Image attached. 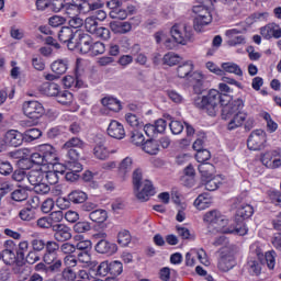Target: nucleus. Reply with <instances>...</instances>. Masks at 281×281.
Instances as JSON below:
<instances>
[{
	"label": "nucleus",
	"instance_id": "26",
	"mask_svg": "<svg viewBox=\"0 0 281 281\" xmlns=\"http://www.w3.org/2000/svg\"><path fill=\"white\" fill-rule=\"evenodd\" d=\"M41 91L44 95H48L50 98H57L60 93V86L54 82H45L41 87Z\"/></svg>",
	"mask_w": 281,
	"mask_h": 281
},
{
	"label": "nucleus",
	"instance_id": "61",
	"mask_svg": "<svg viewBox=\"0 0 281 281\" xmlns=\"http://www.w3.org/2000/svg\"><path fill=\"white\" fill-rule=\"evenodd\" d=\"M70 171H67L65 177H66V181H78V179H80V176L78 175V172H82V170H78L76 171V166H68Z\"/></svg>",
	"mask_w": 281,
	"mask_h": 281
},
{
	"label": "nucleus",
	"instance_id": "50",
	"mask_svg": "<svg viewBox=\"0 0 281 281\" xmlns=\"http://www.w3.org/2000/svg\"><path fill=\"white\" fill-rule=\"evenodd\" d=\"M85 27L89 32V34L93 35L97 32L98 27H100V25L98 24V21L94 20L92 16H88L85 20Z\"/></svg>",
	"mask_w": 281,
	"mask_h": 281
},
{
	"label": "nucleus",
	"instance_id": "7",
	"mask_svg": "<svg viewBox=\"0 0 281 281\" xmlns=\"http://www.w3.org/2000/svg\"><path fill=\"white\" fill-rule=\"evenodd\" d=\"M93 44V38L91 35L85 33V31L79 30L77 32V37L75 43H70V50L79 49L81 54H89L91 52V45Z\"/></svg>",
	"mask_w": 281,
	"mask_h": 281
},
{
	"label": "nucleus",
	"instance_id": "43",
	"mask_svg": "<svg viewBox=\"0 0 281 281\" xmlns=\"http://www.w3.org/2000/svg\"><path fill=\"white\" fill-rule=\"evenodd\" d=\"M222 71H226V74H235V76H243V69H240V66L229 61L222 64Z\"/></svg>",
	"mask_w": 281,
	"mask_h": 281
},
{
	"label": "nucleus",
	"instance_id": "46",
	"mask_svg": "<svg viewBox=\"0 0 281 281\" xmlns=\"http://www.w3.org/2000/svg\"><path fill=\"white\" fill-rule=\"evenodd\" d=\"M203 186H205V190L209 192H214V190H218V186H221V180L216 177L209 178L206 180H202Z\"/></svg>",
	"mask_w": 281,
	"mask_h": 281
},
{
	"label": "nucleus",
	"instance_id": "56",
	"mask_svg": "<svg viewBox=\"0 0 281 281\" xmlns=\"http://www.w3.org/2000/svg\"><path fill=\"white\" fill-rule=\"evenodd\" d=\"M278 155V150L267 151L261 156V164L266 168H271L272 159Z\"/></svg>",
	"mask_w": 281,
	"mask_h": 281
},
{
	"label": "nucleus",
	"instance_id": "6",
	"mask_svg": "<svg viewBox=\"0 0 281 281\" xmlns=\"http://www.w3.org/2000/svg\"><path fill=\"white\" fill-rule=\"evenodd\" d=\"M193 12L198 14L193 20V29L195 32H203V27L212 23V13L204 5L193 7Z\"/></svg>",
	"mask_w": 281,
	"mask_h": 281
},
{
	"label": "nucleus",
	"instance_id": "64",
	"mask_svg": "<svg viewBox=\"0 0 281 281\" xmlns=\"http://www.w3.org/2000/svg\"><path fill=\"white\" fill-rule=\"evenodd\" d=\"M89 280H93V274H91V272H87V270H79L74 281H89Z\"/></svg>",
	"mask_w": 281,
	"mask_h": 281
},
{
	"label": "nucleus",
	"instance_id": "47",
	"mask_svg": "<svg viewBox=\"0 0 281 281\" xmlns=\"http://www.w3.org/2000/svg\"><path fill=\"white\" fill-rule=\"evenodd\" d=\"M106 52V46H104V43L102 42H92L90 46V52L91 56H100V54H104Z\"/></svg>",
	"mask_w": 281,
	"mask_h": 281
},
{
	"label": "nucleus",
	"instance_id": "36",
	"mask_svg": "<svg viewBox=\"0 0 281 281\" xmlns=\"http://www.w3.org/2000/svg\"><path fill=\"white\" fill-rule=\"evenodd\" d=\"M89 218L92 221V223H104L109 218V214L105 210L95 209L94 211L90 212Z\"/></svg>",
	"mask_w": 281,
	"mask_h": 281
},
{
	"label": "nucleus",
	"instance_id": "20",
	"mask_svg": "<svg viewBox=\"0 0 281 281\" xmlns=\"http://www.w3.org/2000/svg\"><path fill=\"white\" fill-rule=\"evenodd\" d=\"M66 151L67 166H75L76 171L82 170V164H80V151L78 149H61Z\"/></svg>",
	"mask_w": 281,
	"mask_h": 281
},
{
	"label": "nucleus",
	"instance_id": "27",
	"mask_svg": "<svg viewBox=\"0 0 281 281\" xmlns=\"http://www.w3.org/2000/svg\"><path fill=\"white\" fill-rule=\"evenodd\" d=\"M43 179H45V172L38 169L36 170L32 169L26 173V182L30 183L32 188L37 183H41Z\"/></svg>",
	"mask_w": 281,
	"mask_h": 281
},
{
	"label": "nucleus",
	"instance_id": "55",
	"mask_svg": "<svg viewBox=\"0 0 281 281\" xmlns=\"http://www.w3.org/2000/svg\"><path fill=\"white\" fill-rule=\"evenodd\" d=\"M110 263V276H121L124 271V266L121 261H111Z\"/></svg>",
	"mask_w": 281,
	"mask_h": 281
},
{
	"label": "nucleus",
	"instance_id": "62",
	"mask_svg": "<svg viewBox=\"0 0 281 281\" xmlns=\"http://www.w3.org/2000/svg\"><path fill=\"white\" fill-rule=\"evenodd\" d=\"M66 3L65 0H50L49 10L53 12H64Z\"/></svg>",
	"mask_w": 281,
	"mask_h": 281
},
{
	"label": "nucleus",
	"instance_id": "3",
	"mask_svg": "<svg viewBox=\"0 0 281 281\" xmlns=\"http://www.w3.org/2000/svg\"><path fill=\"white\" fill-rule=\"evenodd\" d=\"M134 192L136 199L142 202L149 201L150 196H155V187L150 180H144L142 169H135L132 175Z\"/></svg>",
	"mask_w": 281,
	"mask_h": 281
},
{
	"label": "nucleus",
	"instance_id": "40",
	"mask_svg": "<svg viewBox=\"0 0 281 281\" xmlns=\"http://www.w3.org/2000/svg\"><path fill=\"white\" fill-rule=\"evenodd\" d=\"M91 276H109L110 273V263L109 261H102L97 268H91L90 272Z\"/></svg>",
	"mask_w": 281,
	"mask_h": 281
},
{
	"label": "nucleus",
	"instance_id": "28",
	"mask_svg": "<svg viewBox=\"0 0 281 281\" xmlns=\"http://www.w3.org/2000/svg\"><path fill=\"white\" fill-rule=\"evenodd\" d=\"M27 190H31L30 186H27V183H23L19 189L11 193V199L16 202L26 201L29 196Z\"/></svg>",
	"mask_w": 281,
	"mask_h": 281
},
{
	"label": "nucleus",
	"instance_id": "24",
	"mask_svg": "<svg viewBox=\"0 0 281 281\" xmlns=\"http://www.w3.org/2000/svg\"><path fill=\"white\" fill-rule=\"evenodd\" d=\"M133 170V158L126 157L119 165V177L121 179H126L131 171Z\"/></svg>",
	"mask_w": 281,
	"mask_h": 281
},
{
	"label": "nucleus",
	"instance_id": "13",
	"mask_svg": "<svg viewBox=\"0 0 281 281\" xmlns=\"http://www.w3.org/2000/svg\"><path fill=\"white\" fill-rule=\"evenodd\" d=\"M78 32L80 30H74L69 26H63L58 32V40L60 43H66L68 49H71V43H76V38L78 36Z\"/></svg>",
	"mask_w": 281,
	"mask_h": 281
},
{
	"label": "nucleus",
	"instance_id": "19",
	"mask_svg": "<svg viewBox=\"0 0 281 281\" xmlns=\"http://www.w3.org/2000/svg\"><path fill=\"white\" fill-rule=\"evenodd\" d=\"M190 82L192 83L193 91L198 95H201L205 91V75L200 71L192 72Z\"/></svg>",
	"mask_w": 281,
	"mask_h": 281
},
{
	"label": "nucleus",
	"instance_id": "11",
	"mask_svg": "<svg viewBox=\"0 0 281 281\" xmlns=\"http://www.w3.org/2000/svg\"><path fill=\"white\" fill-rule=\"evenodd\" d=\"M23 112L30 120H40L45 115V108L38 101H26L23 104Z\"/></svg>",
	"mask_w": 281,
	"mask_h": 281
},
{
	"label": "nucleus",
	"instance_id": "38",
	"mask_svg": "<svg viewBox=\"0 0 281 281\" xmlns=\"http://www.w3.org/2000/svg\"><path fill=\"white\" fill-rule=\"evenodd\" d=\"M143 150L147 153V155H157V153H159V140L147 139L143 144Z\"/></svg>",
	"mask_w": 281,
	"mask_h": 281
},
{
	"label": "nucleus",
	"instance_id": "41",
	"mask_svg": "<svg viewBox=\"0 0 281 281\" xmlns=\"http://www.w3.org/2000/svg\"><path fill=\"white\" fill-rule=\"evenodd\" d=\"M181 63V57L173 52H169L162 57V65H168V67H175Z\"/></svg>",
	"mask_w": 281,
	"mask_h": 281
},
{
	"label": "nucleus",
	"instance_id": "37",
	"mask_svg": "<svg viewBox=\"0 0 281 281\" xmlns=\"http://www.w3.org/2000/svg\"><path fill=\"white\" fill-rule=\"evenodd\" d=\"M247 269L250 276H260L262 267L260 266V260L257 258H249L247 262Z\"/></svg>",
	"mask_w": 281,
	"mask_h": 281
},
{
	"label": "nucleus",
	"instance_id": "12",
	"mask_svg": "<svg viewBox=\"0 0 281 281\" xmlns=\"http://www.w3.org/2000/svg\"><path fill=\"white\" fill-rule=\"evenodd\" d=\"M171 38L179 45H186L192 38V31L188 26L176 24L170 31Z\"/></svg>",
	"mask_w": 281,
	"mask_h": 281
},
{
	"label": "nucleus",
	"instance_id": "8",
	"mask_svg": "<svg viewBox=\"0 0 281 281\" xmlns=\"http://www.w3.org/2000/svg\"><path fill=\"white\" fill-rule=\"evenodd\" d=\"M85 201H87V193L80 190H74L67 195V198H60L57 200V204L60 210H67L71 206V203L78 205L80 203H85Z\"/></svg>",
	"mask_w": 281,
	"mask_h": 281
},
{
	"label": "nucleus",
	"instance_id": "33",
	"mask_svg": "<svg viewBox=\"0 0 281 281\" xmlns=\"http://www.w3.org/2000/svg\"><path fill=\"white\" fill-rule=\"evenodd\" d=\"M193 205L196 207V210H207V207H210V205H212V198H210L205 193L200 194L194 200Z\"/></svg>",
	"mask_w": 281,
	"mask_h": 281
},
{
	"label": "nucleus",
	"instance_id": "39",
	"mask_svg": "<svg viewBox=\"0 0 281 281\" xmlns=\"http://www.w3.org/2000/svg\"><path fill=\"white\" fill-rule=\"evenodd\" d=\"M16 250L3 249L2 250V260L5 265H19V258Z\"/></svg>",
	"mask_w": 281,
	"mask_h": 281
},
{
	"label": "nucleus",
	"instance_id": "9",
	"mask_svg": "<svg viewBox=\"0 0 281 281\" xmlns=\"http://www.w3.org/2000/svg\"><path fill=\"white\" fill-rule=\"evenodd\" d=\"M203 221L205 223H211L212 225H217V228L220 232L225 234L223 229H228L227 225L229 224V220L225 217V215L221 214V211L213 210L207 213H205Z\"/></svg>",
	"mask_w": 281,
	"mask_h": 281
},
{
	"label": "nucleus",
	"instance_id": "48",
	"mask_svg": "<svg viewBox=\"0 0 281 281\" xmlns=\"http://www.w3.org/2000/svg\"><path fill=\"white\" fill-rule=\"evenodd\" d=\"M261 117H263V120L267 122V128L269 133H276V131H278V123L273 121L271 114H269L268 112H263Z\"/></svg>",
	"mask_w": 281,
	"mask_h": 281
},
{
	"label": "nucleus",
	"instance_id": "42",
	"mask_svg": "<svg viewBox=\"0 0 281 281\" xmlns=\"http://www.w3.org/2000/svg\"><path fill=\"white\" fill-rule=\"evenodd\" d=\"M24 142H34L36 139H40L43 135V132H41V130L33 127V128H29L26 130L24 133Z\"/></svg>",
	"mask_w": 281,
	"mask_h": 281
},
{
	"label": "nucleus",
	"instance_id": "52",
	"mask_svg": "<svg viewBox=\"0 0 281 281\" xmlns=\"http://www.w3.org/2000/svg\"><path fill=\"white\" fill-rule=\"evenodd\" d=\"M74 232L76 234H86V232H91V223L89 222H77L74 225Z\"/></svg>",
	"mask_w": 281,
	"mask_h": 281
},
{
	"label": "nucleus",
	"instance_id": "45",
	"mask_svg": "<svg viewBox=\"0 0 281 281\" xmlns=\"http://www.w3.org/2000/svg\"><path fill=\"white\" fill-rule=\"evenodd\" d=\"M93 155L97 157V159H108L109 158V149L104 146V144L99 143L93 148Z\"/></svg>",
	"mask_w": 281,
	"mask_h": 281
},
{
	"label": "nucleus",
	"instance_id": "14",
	"mask_svg": "<svg viewBox=\"0 0 281 281\" xmlns=\"http://www.w3.org/2000/svg\"><path fill=\"white\" fill-rule=\"evenodd\" d=\"M53 236L57 243H67L71 240V227L67 224H59L53 226Z\"/></svg>",
	"mask_w": 281,
	"mask_h": 281
},
{
	"label": "nucleus",
	"instance_id": "60",
	"mask_svg": "<svg viewBox=\"0 0 281 281\" xmlns=\"http://www.w3.org/2000/svg\"><path fill=\"white\" fill-rule=\"evenodd\" d=\"M52 225H63V211H54L48 215Z\"/></svg>",
	"mask_w": 281,
	"mask_h": 281
},
{
	"label": "nucleus",
	"instance_id": "23",
	"mask_svg": "<svg viewBox=\"0 0 281 281\" xmlns=\"http://www.w3.org/2000/svg\"><path fill=\"white\" fill-rule=\"evenodd\" d=\"M198 170L201 175L202 181L212 179L214 177V172H216V167L210 162H203L198 166Z\"/></svg>",
	"mask_w": 281,
	"mask_h": 281
},
{
	"label": "nucleus",
	"instance_id": "34",
	"mask_svg": "<svg viewBox=\"0 0 281 281\" xmlns=\"http://www.w3.org/2000/svg\"><path fill=\"white\" fill-rule=\"evenodd\" d=\"M68 68H69V65L67 64V60H65V59L55 60L50 65L52 71L55 72L57 76H63V74H67Z\"/></svg>",
	"mask_w": 281,
	"mask_h": 281
},
{
	"label": "nucleus",
	"instance_id": "29",
	"mask_svg": "<svg viewBox=\"0 0 281 281\" xmlns=\"http://www.w3.org/2000/svg\"><path fill=\"white\" fill-rule=\"evenodd\" d=\"M192 71H194V64L192 61H186L177 68L178 78L191 79Z\"/></svg>",
	"mask_w": 281,
	"mask_h": 281
},
{
	"label": "nucleus",
	"instance_id": "5",
	"mask_svg": "<svg viewBox=\"0 0 281 281\" xmlns=\"http://www.w3.org/2000/svg\"><path fill=\"white\" fill-rule=\"evenodd\" d=\"M30 159L35 166H56L58 164L56 148L49 144L40 145Z\"/></svg>",
	"mask_w": 281,
	"mask_h": 281
},
{
	"label": "nucleus",
	"instance_id": "22",
	"mask_svg": "<svg viewBox=\"0 0 281 281\" xmlns=\"http://www.w3.org/2000/svg\"><path fill=\"white\" fill-rule=\"evenodd\" d=\"M236 267V260L234 259V256L232 255H222L218 262L217 268L220 271H231V269H234Z\"/></svg>",
	"mask_w": 281,
	"mask_h": 281
},
{
	"label": "nucleus",
	"instance_id": "2",
	"mask_svg": "<svg viewBox=\"0 0 281 281\" xmlns=\"http://www.w3.org/2000/svg\"><path fill=\"white\" fill-rule=\"evenodd\" d=\"M229 100V95L221 93L216 89H211L206 95L194 99V106L201 111H205L211 117H216L221 106Z\"/></svg>",
	"mask_w": 281,
	"mask_h": 281
},
{
	"label": "nucleus",
	"instance_id": "63",
	"mask_svg": "<svg viewBox=\"0 0 281 281\" xmlns=\"http://www.w3.org/2000/svg\"><path fill=\"white\" fill-rule=\"evenodd\" d=\"M44 178L50 186H56L59 181L58 171H46L44 172Z\"/></svg>",
	"mask_w": 281,
	"mask_h": 281
},
{
	"label": "nucleus",
	"instance_id": "15",
	"mask_svg": "<svg viewBox=\"0 0 281 281\" xmlns=\"http://www.w3.org/2000/svg\"><path fill=\"white\" fill-rule=\"evenodd\" d=\"M87 10V3H80L78 0H71V2L66 3L64 7V12L69 18L78 16V14H85Z\"/></svg>",
	"mask_w": 281,
	"mask_h": 281
},
{
	"label": "nucleus",
	"instance_id": "17",
	"mask_svg": "<svg viewBox=\"0 0 281 281\" xmlns=\"http://www.w3.org/2000/svg\"><path fill=\"white\" fill-rule=\"evenodd\" d=\"M4 139L9 146L19 148V146H22L23 142H25V136L16 130H10L5 133Z\"/></svg>",
	"mask_w": 281,
	"mask_h": 281
},
{
	"label": "nucleus",
	"instance_id": "30",
	"mask_svg": "<svg viewBox=\"0 0 281 281\" xmlns=\"http://www.w3.org/2000/svg\"><path fill=\"white\" fill-rule=\"evenodd\" d=\"M101 103L109 109V111H114V113H117L122 111V103L120 100L113 98V97H105L101 100Z\"/></svg>",
	"mask_w": 281,
	"mask_h": 281
},
{
	"label": "nucleus",
	"instance_id": "32",
	"mask_svg": "<svg viewBox=\"0 0 281 281\" xmlns=\"http://www.w3.org/2000/svg\"><path fill=\"white\" fill-rule=\"evenodd\" d=\"M85 148V140L80 137H71L63 146L61 149H76L82 150Z\"/></svg>",
	"mask_w": 281,
	"mask_h": 281
},
{
	"label": "nucleus",
	"instance_id": "51",
	"mask_svg": "<svg viewBox=\"0 0 281 281\" xmlns=\"http://www.w3.org/2000/svg\"><path fill=\"white\" fill-rule=\"evenodd\" d=\"M117 243L121 247H127L131 244V233L128 231H121L117 235Z\"/></svg>",
	"mask_w": 281,
	"mask_h": 281
},
{
	"label": "nucleus",
	"instance_id": "25",
	"mask_svg": "<svg viewBox=\"0 0 281 281\" xmlns=\"http://www.w3.org/2000/svg\"><path fill=\"white\" fill-rule=\"evenodd\" d=\"M110 30H112L114 34H127V32H131V30H133V26L130 22L112 21L110 22Z\"/></svg>",
	"mask_w": 281,
	"mask_h": 281
},
{
	"label": "nucleus",
	"instance_id": "1",
	"mask_svg": "<svg viewBox=\"0 0 281 281\" xmlns=\"http://www.w3.org/2000/svg\"><path fill=\"white\" fill-rule=\"evenodd\" d=\"M222 106V120H231L227 124L228 131H236L245 124L247 120V113L243 112L245 109V102L243 99H237L229 102V99L225 101V104Z\"/></svg>",
	"mask_w": 281,
	"mask_h": 281
},
{
	"label": "nucleus",
	"instance_id": "21",
	"mask_svg": "<svg viewBox=\"0 0 281 281\" xmlns=\"http://www.w3.org/2000/svg\"><path fill=\"white\" fill-rule=\"evenodd\" d=\"M226 36L229 38L227 44L231 47H236V45H245V36L238 35L240 31L237 29H231L226 31Z\"/></svg>",
	"mask_w": 281,
	"mask_h": 281
},
{
	"label": "nucleus",
	"instance_id": "31",
	"mask_svg": "<svg viewBox=\"0 0 281 281\" xmlns=\"http://www.w3.org/2000/svg\"><path fill=\"white\" fill-rule=\"evenodd\" d=\"M19 218H21V221H26L27 223H30V221H34V218H36V206L29 205L21 209L19 212Z\"/></svg>",
	"mask_w": 281,
	"mask_h": 281
},
{
	"label": "nucleus",
	"instance_id": "49",
	"mask_svg": "<svg viewBox=\"0 0 281 281\" xmlns=\"http://www.w3.org/2000/svg\"><path fill=\"white\" fill-rule=\"evenodd\" d=\"M30 190H34L36 194H49V190H52V188L42 181L37 182L33 187H30Z\"/></svg>",
	"mask_w": 281,
	"mask_h": 281
},
{
	"label": "nucleus",
	"instance_id": "18",
	"mask_svg": "<svg viewBox=\"0 0 281 281\" xmlns=\"http://www.w3.org/2000/svg\"><path fill=\"white\" fill-rule=\"evenodd\" d=\"M108 135L114 139H124L126 137L124 125L117 121H111L108 126Z\"/></svg>",
	"mask_w": 281,
	"mask_h": 281
},
{
	"label": "nucleus",
	"instance_id": "58",
	"mask_svg": "<svg viewBox=\"0 0 281 281\" xmlns=\"http://www.w3.org/2000/svg\"><path fill=\"white\" fill-rule=\"evenodd\" d=\"M13 181H18V183H27V172L23 169H18L12 175Z\"/></svg>",
	"mask_w": 281,
	"mask_h": 281
},
{
	"label": "nucleus",
	"instance_id": "35",
	"mask_svg": "<svg viewBox=\"0 0 281 281\" xmlns=\"http://www.w3.org/2000/svg\"><path fill=\"white\" fill-rule=\"evenodd\" d=\"M29 248L30 244L27 241H21L18 248H15V254L18 256V265H23V262H25V257L29 254Z\"/></svg>",
	"mask_w": 281,
	"mask_h": 281
},
{
	"label": "nucleus",
	"instance_id": "54",
	"mask_svg": "<svg viewBox=\"0 0 281 281\" xmlns=\"http://www.w3.org/2000/svg\"><path fill=\"white\" fill-rule=\"evenodd\" d=\"M36 226L40 229H52L53 231L55 225L52 224L49 216H43L36 221Z\"/></svg>",
	"mask_w": 281,
	"mask_h": 281
},
{
	"label": "nucleus",
	"instance_id": "44",
	"mask_svg": "<svg viewBox=\"0 0 281 281\" xmlns=\"http://www.w3.org/2000/svg\"><path fill=\"white\" fill-rule=\"evenodd\" d=\"M56 98H57V102L59 104H63L64 106H69V104L74 102V94L67 90L61 92L59 91Z\"/></svg>",
	"mask_w": 281,
	"mask_h": 281
},
{
	"label": "nucleus",
	"instance_id": "53",
	"mask_svg": "<svg viewBox=\"0 0 281 281\" xmlns=\"http://www.w3.org/2000/svg\"><path fill=\"white\" fill-rule=\"evenodd\" d=\"M93 36L102 41H109V38H111V31L108 27L99 26L97 31H94Z\"/></svg>",
	"mask_w": 281,
	"mask_h": 281
},
{
	"label": "nucleus",
	"instance_id": "59",
	"mask_svg": "<svg viewBox=\"0 0 281 281\" xmlns=\"http://www.w3.org/2000/svg\"><path fill=\"white\" fill-rule=\"evenodd\" d=\"M111 19H119V21H124L128 16V12L122 8H117L110 11Z\"/></svg>",
	"mask_w": 281,
	"mask_h": 281
},
{
	"label": "nucleus",
	"instance_id": "16",
	"mask_svg": "<svg viewBox=\"0 0 281 281\" xmlns=\"http://www.w3.org/2000/svg\"><path fill=\"white\" fill-rule=\"evenodd\" d=\"M97 254H102L104 256H113L117 252V245L113 244L106 239H101L94 246Z\"/></svg>",
	"mask_w": 281,
	"mask_h": 281
},
{
	"label": "nucleus",
	"instance_id": "57",
	"mask_svg": "<svg viewBox=\"0 0 281 281\" xmlns=\"http://www.w3.org/2000/svg\"><path fill=\"white\" fill-rule=\"evenodd\" d=\"M211 157H212V154H210V150L207 149H200V151H196L195 154V159L199 164H207Z\"/></svg>",
	"mask_w": 281,
	"mask_h": 281
},
{
	"label": "nucleus",
	"instance_id": "10",
	"mask_svg": "<svg viewBox=\"0 0 281 281\" xmlns=\"http://www.w3.org/2000/svg\"><path fill=\"white\" fill-rule=\"evenodd\" d=\"M267 144V133L262 130H256L251 132L247 140V147L249 150H262Z\"/></svg>",
	"mask_w": 281,
	"mask_h": 281
},
{
	"label": "nucleus",
	"instance_id": "4",
	"mask_svg": "<svg viewBox=\"0 0 281 281\" xmlns=\"http://www.w3.org/2000/svg\"><path fill=\"white\" fill-rule=\"evenodd\" d=\"M251 216H254V206H251V204H240L236 211L235 225L223 229L224 234H237L238 236L247 235L249 229H247L245 225V220L251 218Z\"/></svg>",
	"mask_w": 281,
	"mask_h": 281
}]
</instances>
